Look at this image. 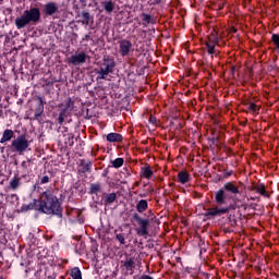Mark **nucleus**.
Returning <instances> with one entry per match:
<instances>
[{
  "label": "nucleus",
  "instance_id": "nucleus-1",
  "mask_svg": "<svg viewBox=\"0 0 279 279\" xmlns=\"http://www.w3.org/2000/svg\"><path fill=\"white\" fill-rule=\"evenodd\" d=\"M236 195H241V189H239L236 182H226L222 187L216 191L215 203L217 206H228L229 202H233L229 204V206H234V210H236V208H241V206H239L241 199L236 198Z\"/></svg>",
  "mask_w": 279,
  "mask_h": 279
},
{
  "label": "nucleus",
  "instance_id": "nucleus-2",
  "mask_svg": "<svg viewBox=\"0 0 279 279\" xmlns=\"http://www.w3.org/2000/svg\"><path fill=\"white\" fill-rule=\"evenodd\" d=\"M38 204V213H44V215H56V217L62 219V204L58 196L53 195L51 190H46L40 194Z\"/></svg>",
  "mask_w": 279,
  "mask_h": 279
},
{
  "label": "nucleus",
  "instance_id": "nucleus-3",
  "mask_svg": "<svg viewBox=\"0 0 279 279\" xmlns=\"http://www.w3.org/2000/svg\"><path fill=\"white\" fill-rule=\"evenodd\" d=\"M41 13L38 7L26 9L22 15L14 21L16 29H25L27 25H38L40 23Z\"/></svg>",
  "mask_w": 279,
  "mask_h": 279
},
{
  "label": "nucleus",
  "instance_id": "nucleus-4",
  "mask_svg": "<svg viewBox=\"0 0 279 279\" xmlns=\"http://www.w3.org/2000/svg\"><path fill=\"white\" fill-rule=\"evenodd\" d=\"M114 66H117V61L112 57H104L100 61L99 70L96 72L97 80H106L110 73H114Z\"/></svg>",
  "mask_w": 279,
  "mask_h": 279
},
{
  "label": "nucleus",
  "instance_id": "nucleus-5",
  "mask_svg": "<svg viewBox=\"0 0 279 279\" xmlns=\"http://www.w3.org/2000/svg\"><path fill=\"white\" fill-rule=\"evenodd\" d=\"M12 151H15L20 156L23 155L24 151L29 149V142L27 140L26 134H22L17 136L15 140L12 141L11 145L9 146Z\"/></svg>",
  "mask_w": 279,
  "mask_h": 279
},
{
  "label": "nucleus",
  "instance_id": "nucleus-6",
  "mask_svg": "<svg viewBox=\"0 0 279 279\" xmlns=\"http://www.w3.org/2000/svg\"><path fill=\"white\" fill-rule=\"evenodd\" d=\"M132 219L138 226L136 229V234H138V236H149V219L142 218L137 213L133 214Z\"/></svg>",
  "mask_w": 279,
  "mask_h": 279
},
{
  "label": "nucleus",
  "instance_id": "nucleus-7",
  "mask_svg": "<svg viewBox=\"0 0 279 279\" xmlns=\"http://www.w3.org/2000/svg\"><path fill=\"white\" fill-rule=\"evenodd\" d=\"M234 205H225V207H214L209 208L206 213L203 214L204 221L208 219H215V217H221V215H228L230 210H234Z\"/></svg>",
  "mask_w": 279,
  "mask_h": 279
},
{
  "label": "nucleus",
  "instance_id": "nucleus-8",
  "mask_svg": "<svg viewBox=\"0 0 279 279\" xmlns=\"http://www.w3.org/2000/svg\"><path fill=\"white\" fill-rule=\"evenodd\" d=\"M122 271L129 274L130 276L134 275V270L136 269V257L132 255H126L124 259L120 262Z\"/></svg>",
  "mask_w": 279,
  "mask_h": 279
},
{
  "label": "nucleus",
  "instance_id": "nucleus-9",
  "mask_svg": "<svg viewBox=\"0 0 279 279\" xmlns=\"http://www.w3.org/2000/svg\"><path fill=\"white\" fill-rule=\"evenodd\" d=\"M89 56L84 52L81 51L76 54H72L69 59H68V63L72 64L73 66H78V64H84L86 63V60H88Z\"/></svg>",
  "mask_w": 279,
  "mask_h": 279
},
{
  "label": "nucleus",
  "instance_id": "nucleus-10",
  "mask_svg": "<svg viewBox=\"0 0 279 279\" xmlns=\"http://www.w3.org/2000/svg\"><path fill=\"white\" fill-rule=\"evenodd\" d=\"M44 112H45V101L43 100V97H37V105L35 107V116L33 118V121H38L39 124H43Z\"/></svg>",
  "mask_w": 279,
  "mask_h": 279
},
{
  "label": "nucleus",
  "instance_id": "nucleus-11",
  "mask_svg": "<svg viewBox=\"0 0 279 279\" xmlns=\"http://www.w3.org/2000/svg\"><path fill=\"white\" fill-rule=\"evenodd\" d=\"M132 41L128 39H122L119 41V53L122 56V58H126V56H130V52L132 51Z\"/></svg>",
  "mask_w": 279,
  "mask_h": 279
},
{
  "label": "nucleus",
  "instance_id": "nucleus-12",
  "mask_svg": "<svg viewBox=\"0 0 279 279\" xmlns=\"http://www.w3.org/2000/svg\"><path fill=\"white\" fill-rule=\"evenodd\" d=\"M78 19H82L78 21V23H82V25H87L89 27H93L95 25V17L90 15L88 11H82L77 13Z\"/></svg>",
  "mask_w": 279,
  "mask_h": 279
},
{
  "label": "nucleus",
  "instance_id": "nucleus-13",
  "mask_svg": "<svg viewBox=\"0 0 279 279\" xmlns=\"http://www.w3.org/2000/svg\"><path fill=\"white\" fill-rule=\"evenodd\" d=\"M60 8L58 7V3L56 2H48L44 5L43 14L44 16H53L54 14H58Z\"/></svg>",
  "mask_w": 279,
  "mask_h": 279
},
{
  "label": "nucleus",
  "instance_id": "nucleus-14",
  "mask_svg": "<svg viewBox=\"0 0 279 279\" xmlns=\"http://www.w3.org/2000/svg\"><path fill=\"white\" fill-rule=\"evenodd\" d=\"M130 234H132V230L121 229L120 231H114L116 241H119L120 245H125V240L130 239Z\"/></svg>",
  "mask_w": 279,
  "mask_h": 279
},
{
  "label": "nucleus",
  "instance_id": "nucleus-15",
  "mask_svg": "<svg viewBox=\"0 0 279 279\" xmlns=\"http://www.w3.org/2000/svg\"><path fill=\"white\" fill-rule=\"evenodd\" d=\"M14 138V131L11 129H7L2 133V137L0 138V143L3 145L5 143H10Z\"/></svg>",
  "mask_w": 279,
  "mask_h": 279
},
{
  "label": "nucleus",
  "instance_id": "nucleus-16",
  "mask_svg": "<svg viewBox=\"0 0 279 279\" xmlns=\"http://www.w3.org/2000/svg\"><path fill=\"white\" fill-rule=\"evenodd\" d=\"M251 191H256V193H259L263 197H269V193H267V190H265L264 183H258L256 185H252L250 187Z\"/></svg>",
  "mask_w": 279,
  "mask_h": 279
},
{
  "label": "nucleus",
  "instance_id": "nucleus-17",
  "mask_svg": "<svg viewBox=\"0 0 279 279\" xmlns=\"http://www.w3.org/2000/svg\"><path fill=\"white\" fill-rule=\"evenodd\" d=\"M21 180L22 179L19 175H15L14 178H12L9 183V189L11 191H19V189L21 187V184H22Z\"/></svg>",
  "mask_w": 279,
  "mask_h": 279
},
{
  "label": "nucleus",
  "instance_id": "nucleus-18",
  "mask_svg": "<svg viewBox=\"0 0 279 279\" xmlns=\"http://www.w3.org/2000/svg\"><path fill=\"white\" fill-rule=\"evenodd\" d=\"M108 143H123V135L120 133H109L107 134Z\"/></svg>",
  "mask_w": 279,
  "mask_h": 279
},
{
  "label": "nucleus",
  "instance_id": "nucleus-19",
  "mask_svg": "<svg viewBox=\"0 0 279 279\" xmlns=\"http://www.w3.org/2000/svg\"><path fill=\"white\" fill-rule=\"evenodd\" d=\"M38 199H33L32 203L27 204V205H22L21 207V213H27V210H38Z\"/></svg>",
  "mask_w": 279,
  "mask_h": 279
},
{
  "label": "nucleus",
  "instance_id": "nucleus-20",
  "mask_svg": "<svg viewBox=\"0 0 279 279\" xmlns=\"http://www.w3.org/2000/svg\"><path fill=\"white\" fill-rule=\"evenodd\" d=\"M141 178H145L146 180H151V175H154V170L149 166L142 167L140 172Z\"/></svg>",
  "mask_w": 279,
  "mask_h": 279
},
{
  "label": "nucleus",
  "instance_id": "nucleus-21",
  "mask_svg": "<svg viewBox=\"0 0 279 279\" xmlns=\"http://www.w3.org/2000/svg\"><path fill=\"white\" fill-rule=\"evenodd\" d=\"M177 178L180 184H186V182L191 181V175L186 171H180Z\"/></svg>",
  "mask_w": 279,
  "mask_h": 279
},
{
  "label": "nucleus",
  "instance_id": "nucleus-22",
  "mask_svg": "<svg viewBox=\"0 0 279 279\" xmlns=\"http://www.w3.org/2000/svg\"><path fill=\"white\" fill-rule=\"evenodd\" d=\"M99 193H101V183H99V182L92 183L89 185L88 194L89 195H99Z\"/></svg>",
  "mask_w": 279,
  "mask_h": 279
},
{
  "label": "nucleus",
  "instance_id": "nucleus-23",
  "mask_svg": "<svg viewBox=\"0 0 279 279\" xmlns=\"http://www.w3.org/2000/svg\"><path fill=\"white\" fill-rule=\"evenodd\" d=\"M135 208H136L137 213L143 214L147 210V208H149V203L147 202V199H141L137 202Z\"/></svg>",
  "mask_w": 279,
  "mask_h": 279
},
{
  "label": "nucleus",
  "instance_id": "nucleus-24",
  "mask_svg": "<svg viewBox=\"0 0 279 279\" xmlns=\"http://www.w3.org/2000/svg\"><path fill=\"white\" fill-rule=\"evenodd\" d=\"M105 197V206H110V204H114L117 202V193H104Z\"/></svg>",
  "mask_w": 279,
  "mask_h": 279
},
{
  "label": "nucleus",
  "instance_id": "nucleus-25",
  "mask_svg": "<svg viewBox=\"0 0 279 279\" xmlns=\"http://www.w3.org/2000/svg\"><path fill=\"white\" fill-rule=\"evenodd\" d=\"M101 4L107 14H112V12L114 11V3H112V1H105L101 2Z\"/></svg>",
  "mask_w": 279,
  "mask_h": 279
},
{
  "label": "nucleus",
  "instance_id": "nucleus-26",
  "mask_svg": "<svg viewBox=\"0 0 279 279\" xmlns=\"http://www.w3.org/2000/svg\"><path fill=\"white\" fill-rule=\"evenodd\" d=\"M208 43H211L214 45H219V35L217 34V31H213L210 35L208 36Z\"/></svg>",
  "mask_w": 279,
  "mask_h": 279
},
{
  "label": "nucleus",
  "instance_id": "nucleus-27",
  "mask_svg": "<svg viewBox=\"0 0 279 279\" xmlns=\"http://www.w3.org/2000/svg\"><path fill=\"white\" fill-rule=\"evenodd\" d=\"M70 276L72 279H82V270L80 267H74L71 269Z\"/></svg>",
  "mask_w": 279,
  "mask_h": 279
},
{
  "label": "nucleus",
  "instance_id": "nucleus-28",
  "mask_svg": "<svg viewBox=\"0 0 279 279\" xmlns=\"http://www.w3.org/2000/svg\"><path fill=\"white\" fill-rule=\"evenodd\" d=\"M82 170L81 173H90V171H93V161H88L86 163H84V161H82Z\"/></svg>",
  "mask_w": 279,
  "mask_h": 279
},
{
  "label": "nucleus",
  "instance_id": "nucleus-29",
  "mask_svg": "<svg viewBox=\"0 0 279 279\" xmlns=\"http://www.w3.org/2000/svg\"><path fill=\"white\" fill-rule=\"evenodd\" d=\"M205 45L207 47V53L209 56H215V53H216L215 47H217V44H213L210 41H206Z\"/></svg>",
  "mask_w": 279,
  "mask_h": 279
},
{
  "label": "nucleus",
  "instance_id": "nucleus-30",
  "mask_svg": "<svg viewBox=\"0 0 279 279\" xmlns=\"http://www.w3.org/2000/svg\"><path fill=\"white\" fill-rule=\"evenodd\" d=\"M125 159L119 157L111 161V165L114 169H121V166L124 165Z\"/></svg>",
  "mask_w": 279,
  "mask_h": 279
},
{
  "label": "nucleus",
  "instance_id": "nucleus-31",
  "mask_svg": "<svg viewBox=\"0 0 279 279\" xmlns=\"http://www.w3.org/2000/svg\"><path fill=\"white\" fill-rule=\"evenodd\" d=\"M142 21L144 23V25H149V24H154L156 22L151 21V15L147 14V13H142Z\"/></svg>",
  "mask_w": 279,
  "mask_h": 279
},
{
  "label": "nucleus",
  "instance_id": "nucleus-32",
  "mask_svg": "<svg viewBox=\"0 0 279 279\" xmlns=\"http://www.w3.org/2000/svg\"><path fill=\"white\" fill-rule=\"evenodd\" d=\"M73 106H75V101H73V99L71 98H68L65 108L61 110H65V112H69V110H73Z\"/></svg>",
  "mask_w": 279,
  "mask_h": 279
},
{
  "label": "nucleus",
  "instance_id": "nucleus-33",
  "mask_svg": "<svg viewBox=\"0 0 279 279\" xmlns=\"http://www.w3.org/2000/svg\"><path fill=\"white\" fill-rule=\"evenodd\" d=\"M66 118V112L65 110H61L58 117V124L59 125H64V119Z\"/></svg>",
  "mask_w": 279,
  "mask_h": 279
},
{
  "label": "nucleus",
  "instance_id": "nucleus-34",
  "mask_svg": "<svg viewBox=\"0 0 279 279\" xmlns=\"http://www.w3.org/2000/svg\"><path fill=\"white\" fill-rule=\"evenodd\" d=\"M271 43L275 45V47L279 51V34H272L271 35Z\"/></svg>",
  "mask_w": 279,
  "mask_h": 279
},
{
  "label": "nucleus",
  "instance_id": "nucleus-35",
  "mask_svg": "<svg viewBox=\"0 0 279 279\" xmlns=\"http://www.w3.org/2000/svg\"><path fill=\"white\" fill-rule=\"evenodd\" d=\"M247 106H248V110H251V112H258V106H256V104H254V102H248L247 104Z\"/></svg>",
  "mask_w": 279,
  "mask_h": 279
},
{
  "label": "nucleus",
  "instance_id": "nucleus-36",
  "mask_svg": "<svg viewBox=\"0 0 279 279\" xmlns=\"http://www.w3.org/2000/svg\"><path fill=\"white\" fill-rule=\"evenodd\" d=\"M68 210V215H70V213H76L77 217H80V215H82V211H80V209H76V208H71V207H68L66 208Z\"/></svg>",
  "mask_w": 279,
  "mask_h": 279
},
{
  "label": "nucleus",
  "instance_id": "nucleus-37",
  "mask_svg": "<svg viewBox=\"0 0 279 279\" xmlns=\"http://www.w3.org/2000/svg\"><path fill=\"white\" fill-rule=\"evenodd\" d=\"M50 182V178L49 175H44L41 179H40V184H49Z\"/></svg>",
  "mask_w": 279,
  "mask_h": 279
},
{
  "label": "nucleus",
  "instance_id": "nucleus-38",
  "mask_svg": "<svg viewBox=\"0 0 279 279\" xmlns=\"http://www.w3.org/2000/svg\"><path fill=\"white\" fill-rule=\"evenodd\" d=\"M229 222L232 228H236V219H232V215L229 216Z\"/></svg>",
  "mask_w": 279,
  "mask_h": 279
},
{
  "label": "nucleus",
  "instance_id": "nucleus-39",
  "mask_svg": "<svg viewBox=\"0 0 279 279\" xmlns=\"http://www.w3.org/2000/svg\"><path fill=\"white\" fill-rule=\"evenodd\" d=\"M29 162H32V160H31V159H27V161H23V162H22V167H23V169H27V167H28Z\"/></svg>",
  "mask_w": 279,
  "mask_h": 279
},
{
  "label": "nucleus",
  "instance_id": "nucleus-40",
  "mask_svg": "<svg viewBox=\"0 0 279 279\" xmlns=\"http://www.w3.org/2000/svg\"><path fill=\"white\" fill-rule=\"evenodd\" d=\"M230 175H232V170L231 171H226L223 173V178H226V179L230 178Z\"/></svg>",
  "mask_w": 279,
  "mask_h": 279
},
{
  "label": "nucleus",
  "instance_id": "nucleus-41",
  "mask_svg": "<svg viewBox=\"0 0 279 279\" xmlns=\"http://www.w3.org/2000/svg\"><path fill=\"white\" fill-rule=\"evenodd\" d=\"M138 279H154V277L149 275H142Z\"/></svg>",
  "mask_w": 279,
  "mask_h": 279
},
{
  "label": "nucleus",
  "instance_id": "nucleus-42",
  "mask_svg": "<svg viewBox=\"0 0 279 279\" xmlns=\"http://www.w3.org/2000/svg\"><path fill=\"white\" fill-rule=\"evenodd\" d=\"M149 123H156V117H154V116H150V118H149Z\"/></svg>",
  "mask_w": 279,
  "mask_h": 279
},
{
  "label": "nucleus",
  "instance_id": "nucleus-43",
  "mask_svg": "<svg viewBox=\"0 0 279 279\" xmlns=\"http://www.w3.org/2000/svg\"><path fill=\"white\" fill-rule=\"evenodd\" d=\"M201 275L204 276L206 279L210 278V274H208V272H201Z\"/></svg>",
  "mask_w": 279,
  "mask_h": 279
},
{
  "label": "nucleus",
  "instance_id": "nucleus-44",
  "mask_svg": "<svg viewBox=\"0 0 279 279\" xmlns=\"http://www.w3.org/2000/svg\"><path fill=\"white\" fill-rule=\"evenodd\" d=\"M209 141H210V143H211L213 145H217V141H218L217 138L214 137V138L209 140Z\"/></svg>",
  "mask_w": 279,
  "mask_h": 279
},
{
  "label": "nucleus",
  "instance_id": "nucleus-45",
  "mask_svg": "<svg viewBox=\"0 0 279 279\" xmlns=\"http://www.w3.org/2000/svg\"><path fill=\"white\" fill-rule=\"evenodd\" d=\"M86 1L87 0H80V3H82L83 8H86Z\"/></svg>",
  "mask_w": 279,
  "mask_h": 279
},
{
  "label": "nucleus",
  "instance_id": "nucleus-46",
  "mask_svg": "<svg viewBox=\"0 0 279 279\" xmlns=\"http://www.w3.org/2000/svg\"><path fill=\"white\" fill-rule=\"evenodd\" d=\"M106 175H108V169H105L102 172V178H106Z\"/></svg>",
  "mask_w": 279,
  "mask_h": 279
},
{
  "label": "nucleus",
  "instance_id": "nucleus-47",
  "mask_svg": "<svg viewBox=\"0 0 279 279\" xmlns=\"http://www.w3.org/2000/svg\"><path fill=\"white\" fill-rule=\"evenodd\" d=\"M72 239H74V241H80V235H73Z\"/></svg>",
  "mask_w": 279,
  "mask_h": 279
},
{
  "label": "nucleus",
  "instance_id": "nucleus-48",
  "mask_svg": "<svg viewBox=\"0 0 279 279\" xmlns=\"http://www.w3.org/2000/svg\"><path fill=\"white\" fill-rule=\"evenodd\" d=\"M3 117V109H0V119Z\"/></svg>",
  "mask_w": 279,
  "mask_h": 279
},
{
  "label": "nucleus",
  "instance_id": "nucleus-49",
  "mask_svg": "<svg viewBox=\"0 0 279 279\" xmlns=\"http://www.w3.org/2000/svg\"><path fill=\"white\" fill-rule=\"evenodd\" d=\"M89 38H90V35H85L86 40H89Z\"/></svg>",
  "mask_w": 279,
  "mask_h": 279
},
{
  "label": "nucleus",
  "instance_id": "nucleus-50",
  "mask_svg": "<svg viewBox=\"0 0 279 279\" xmlns=\"http://www.w3.org/2000/svg\"><path fill=\"white\" fill-rule=\"evenodd\" d=\"M156 3H162V0H156Z\"/></svg>",
  "mask_w": 279,
  "mask_h": 279
},
{
  "label": "nucleus",
  "instance_id": "nucleus-51",
  "mask_svg": "<svg viewBox=\"0 0 279 279\" xmlns=\"http://www.w3.org/2000/svg\"><path fill=\"white\" fill-rule=\"evenodd\" d=\"M233 32H236V29L234 28Z\"/></svg>",
  "mask_w": 279,
  "mask_h": 279
},
{
  "label": "nucleus",
  "instance_id": "nucleus-52",
  "mask_svg": "<svg viewBox=\"0 0 279 279\" xmlns=\"http://www.w3.org/2000/svg\"><path fill=\"white\" fill-rule=\"evenodd\" d=\"M232 71H234V68H232Z\"/></svg>",
  "mask_w": 279,
  "mask_h": 279
},
{
  "label": "nucleus",
  "instance_id": "nucleus-53",
  "mask_svg": "<svg viewBox=\"0 0 279 279\" xmlns=\"http://www.w3.org/2000/svg\"><path fill=\"white\" fill-rule=\"evenodd\" d=\"M0 101H1V96H0Z\"/></svg>",
  "mask_w": 279,
  "mask_h": 279
}]
</instances>
